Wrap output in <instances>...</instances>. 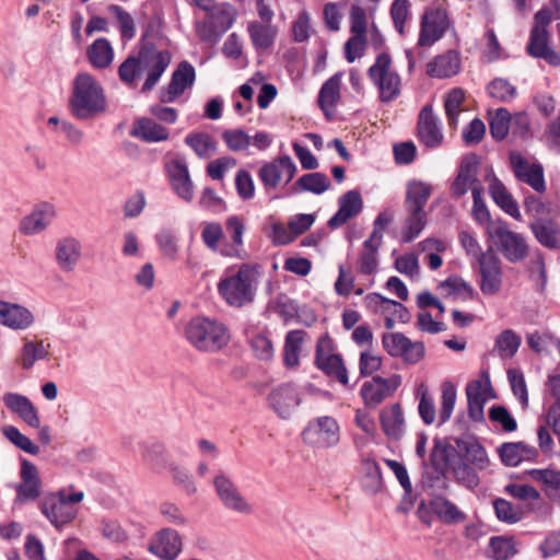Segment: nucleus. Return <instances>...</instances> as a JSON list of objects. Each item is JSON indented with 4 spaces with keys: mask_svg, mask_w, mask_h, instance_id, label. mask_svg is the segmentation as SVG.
Returning a JSON list of instances; mask_svg holds the SVG:
<instances>
[{
    "mask_svg": "<svg viewBox=\"0 0 560 560\" xmlns=\"http://www.w3.org/2000/svg\"><path fill=\"white\" fill-rule=\"evenodd\" d=\"M171 61L172 55L167 49L145 42L140 45L137 55L129 56L119 66L118 75L129 88H136L138 80L143 78L141 92L147 93L159 83Z\"/></svg>",
    "mask_w": 560,
    "mask_h": 560,
    "instance_id": "nucleus-1",
    "label": "nucleus"
},
{
    "mask_svg": "<svg viewBox=\"0 0 560 560\" xmlns=\"http://www.w3.org/2000/svg\"><path fill=\"white\" fill-rule=\"evenodd\" d=\"M259 266L241 264L222 272L217 291L220 299L232 308H243L254 303L259 287Z\"/></svg>",
    "mask_w": 560,
    "mask_h": 560,
    "instance_id": "nucleus-2",
    "label": "nucleus"
},
{
    "mask_svg": "<svg viewBox=\"0 0 560 560\" xmlns=\"http://www.w3.org/2000/svg\"><path fill=\"white\" fill-rule=\"evenodd\" d=\"M200 229L201 241L210 252L225 258L244 259L246 257L244 249L245 224L240 217L230 215L225 220L230 241H226L224 229L219 222H201Z\"/></svg>",
    "mask_w": 560,
    "mask_h": 560,
    "instance_id": "nucleus-3",
    "label": "nucleus"
},
{
    "mask_svg": "<svg viewBox=\"0 0 560 560\" xmlns=\"http://www.w3.org/2000/svg\"><path fill=\"white\" fill-rule=\"evenodd\" d=\"M432 194V186L425 182L412 179L407 183L404 200L405 219L401 228V241L410 243L424 230L428 223L425 206Z\"/></svg>",
    "mask_w": 560,
    "mask_h": 560,
    "instance_id": "nucleus-4",
    "label": "nucleus"
},
{
    "mask_svg": "<svg viewBox=\"0 0 560 560\" xmlns=\"http://www.w3.org/2000/svg\"><path fill=\"white\" fill-rule=\"evenodd\" d=\"M184 337L196 350L213 353L228 346L230 331L215 318L195 316L184 326Z\"/></svg>",
    "mask_w": 560,
    "mask_h": 560,
    "instance_id": "nucleus-5",
    "label": "nucleus"
},
{
    "mask_svg": "<svg viewBox=\"0 0 560 560\" xmlns=\"http://www.w3.org/2000/svg\"><path fill=\"white\" fill-rule=\"evenodd\" d=\"M71 113L78 119H90L106 108V97L102 85L86 72L79 73L73 81L69 101Z\"/></svg>",
    "mask_w": 560,
    "mask_h": 560,
    "instance_id": "nucleus-6",
    "label": "nucleus"
},
{
    "mask_svg": "<svg viewBox=\"0 0 560 560\" xmlns=\"http://www.w3.org/2000/svg\"><path fill=\"white\" fill-rule=\"evenodd\" d=\"M441 404L436 411L432 394L424 384H420L416 390L418 398V412L424 424L436 423L438 427L446 423L454 411L456 402V388L451 382H444L441 388Z\"/></svg>",
    "mask_w": 560,
    "mask_h": 560,
    "instance_id": "nucleus-7",
    "label": "nucleus"
},
{
    "mask_svg": "<svg viewBox=\"0 0 560 560\" xmlns=\"http://www.w3.org/2000/svg\"><path fill=\"white\" fill-rule=\"evenodd\" d=\"M84 495L83 491L74 490L73 486L59 489L44 500L42 512L52 525L61 527L75 518L78 510L74 504L80 503Z\"/></svg>",
    "mask_w": 560,
    "mask_h": 560,
    "instance_id": "nucleus-8",
    "label": "nucleus"
},
{
    "mask_svg": "<svg viewBox=\"0 0 560 560\" xmlns=\"http://www.w3.org/2000/svg\"><path fill=\"white\" fill-rule=\"evenodd\" d=\"M368 77L377 89L382 103H390L400 95L401 79L393 68L389 54L381 52L376 56L374 63L368 69Z\"/></svg>",
    "mask_w": 560,
    "mask_h": 560,
    "instance_id": "nucleus-9",
    "label": "nucleus"
},
{
    "mask_svg": "<svg viewBox=\"0 0 560 560\" xmlns=\"http://www.w3.org/2000/svg\"><path fill=\"white\" fill-rule=\"evenodd\" d=\"M450 32L455 33V26L447 10L441 4L427 7L420 19L417 44L419 47H431Z\"/></svg>",
    "mask_w": 560,
    "mask_h": 560,
    "instance_id": "nucleus-10",
    "label": "nucleus"
},
{
    "mask_svg": "<svg viewBox=\"0 0 560 560\" xmlns=\"http://www.w3.org/2000/svg\"><path fill=\"white\" fill-rule=\"evenodd\" d=\"M235 21L231 4L219 3L217 8L206 12V16L196 21L195 31L201 42L217 43L228 32Z\"/></svg>",
    "mask_w": 560,
    "mask_h": 560,
    "instance_id": "nucleus-11",
    "label": "nucleus"
},
{
    "mask_svg": "<svg viewBox=\"0 0 560 560\" xmlns=\"http://www.w3.org/2000/svg\"><path fill=\"white\" fill-rule=\"evenodd\" d=\"M488 232L508 261L520 262L528 256L526 238L521 233L512 231L505 222L498 221L491 224Z\"/></svg>",
    "mask_w": 560,
    "mask_h": 560,
    "instance_id": "nucleus-12",
    "label": "nucleus"
},
{
    "mask_svg": "<svg viewBox=\"0 0 560 560\" xmlns=\"http://www.w3.org/2000/svg\"><path fill=\"white\" fill-rule=\"evenodd\" d=\"M384 350L392 357L409 365L418 364L425 355L421 341H412L402 332H385L382 336Z\"/></svg>",
    "mask_w": 560,
    "mask_h": 560,
    "instance_id": "nucleus-13",
    "label": "nucleus"
},
{
    "mask_svg": "<svg viewBox=\"0 0 560 560\" xmlns=\"http://www.w3.org/2000/svg\"><path fill=\"white\" fill-rule=\"evenodd\" d=\"M303 441L312 446L328 448L337 445L340 429L337 420L329 416L317 417L310 421L302 432Z\"/></svg>",
    "mask_w": 560,
    "mask_h": 560,
    "instance_id": "nucleus-14",
    "label": "nucleus"
},
{
    "mask_svg": "<svg viewBox=\"0 0 560 560\" xmlns=\"http://www.w3.org/2000/svg\"><path fill=\"white\" fill-rule=\"evenodd\" d=\"M315 364L328 376L335 377L343 385L349 383L348 372L341 355L335 352L334 340L328 336H322L317 340L315 351Z\"/></svg>",
    "mask_w": 560,
    "mask_h": 560,
    "instance_id": "nucleus-15",
    "label": "nucleus"
},
{
    "mask_svg": "<svg viewBox=\"0 0 560 560\" xmlns=\"http://www.w3.org/2000/svg\"><path fill=\"white\" fill-rule=\"evenodd\" d=\"M213 487L217 497L226 510L242 515L253 513L252 503L228 475L223 472L218 474L213 479Z\"/></svg>",
    "mask_w": 560,
    "mask_h": 560,
    "instance_id": "nucleus-16",
    "label": "nucleus"
},
{
    "mask_svg": "<svg viewBox=\"0 0 560 560\" xmlns=\"http://www.w3.org/2000/svg\"><path fill=\"white\" fill-rule=\"evenodd\" d=\"M298 167L289 155H283L264 164L258 171V177L266 190L276 189L281 184H289Z\"/></svg>",
    "mask_w": 560,
    "mask_h": 560,
    "instance_id": "nucleus-17",
    "label": "nucleus"
},
{
    "mask_svg": "<svg viewBox=\"0 0 560 560\" xmlns=\"http://www.w3.org/2000/svg\"><path fill=\"white\" fill-rule=\"evenodd\" d=\"M477 264L480 275V291L485 295L499 293L503 284V271L500 257L492 248H489Z\"/></svg>",
    "mask_w": 560,
    "mask_h": 560,
    "instance_id": "nucleus-18",
    "label": "nucleus"
},
{
    "mask_svg": "<svg viewBox=\"0 0 560 560\" xmlns=\"http://www.w3.org/2000/svg\"><path fill=\"white\" fill-rule=\"evenodd\" d=\"M509 162L517 180L527 184L537 192L546 190L544 168L539 163L529 162L517 151L510 152Z\"/></svg>",
    "mask_w": 560,
    "mask_h": 560,
    "instance_id": "nucleus-19",
    "label": "nucleus"
},
{
    "mask_svg": "<svg viewBox=\"0 0 560 560\" xmlns=\"http://www.w3.org/2000/svg\"><path fill=\"white\" fill-rule=\"evenodd\" d=\"M183 550L180 534L171 527L154 533L148 544V551L160 560H175Z\"/></svg>",
    "mask_w": 560,
    "mask_h": 560,
    "instance_id": "nucleus-20",
    "label": "nucleus"
},
{
    "mask_svg": "<svg viewBox=\"0 0 560 560\" xmlns=\"http://www.w3.org/2000/svg\"><path fill=\"white\" fill-rule=\"evenodd\" d=\"M417 137L420 143L428 149H436L443 143L442 125L431 105H425L419 113Z\"/></svg>",
    "mask_w": 560,
    "mask_h": 560,
    "instance_id": "nucleus-21",
    "label": "nucleus"
},
{
    "mask_svg": "<svg viewBox=\"0 0 560 560\" xmlns=\"http://www.w3.org/2000/svg\"><path fill=\"white\" fill-rule=\"evenodd\" d=\"M16 503L37 500L42 494V479L37 467L26 458L21 459L20 482L14 486Z\"/></svg>",
    "mask_w": 560,
    "mask_h": 560,
    "instance_id": "nucleus-22",
    "label": "nucleus"
},
{
    "mask_svg": "<svg viewBox=\"0 0 560 560\" xmlns=\"http://www.w3.org/2000/svg\"><path fill=\"white\" fill-rule=\"evenodd\" d=\"M56 217V206L49 201H42L20 221V232L26 236L40 234L47 230Z\"/></svg>",
    "mask_w": 560,
    "mask_h": 560,
    "instance_id": "nucleus-23",
    "label": "nucleus"
},
{
    "mask_svg": "<svg viewBox=\"0 0 560 560\" xmlns=\"http://www.w3.org/2000/svg\"><path fill=\"white\" fill-rule=\"evenodd\" d=\"M83 255V245L74 236H63L56 242L55 260L61 272H74Z\"/></svg>",
    "mask_w": 560,
    "mask_h": 560,
    "instance_id": "nucleus-24",
    "label": "nucleus"
},
{
    "mask_svg": "<svg viewBox=\"0 0 560 560\" xmlns=\"http://www.w3.org/2000/svg\"><path fill=\"white\" fill-rule=\"evenodd\" d=\"M195 78V68L188 61H182L173 72L170 83L160 91V101L162 103L175 102L186 89L192 86Z\"/></svg>",
    "mask_w": 560,
    "mask_h": 560,
    "instance_id": "nucleus-25",
    "label": "nucleus"
},
{
    "mask_svg": "<svg viewBox=\"0 0 560 560\" xmlns=\"http://www.w3.org/2000/svg\"><path fill=\"white\" fill-rule=\"evenodd\" d=\"M400 385V376L395 374L389 378L374 376L361 387V396L365 405L375 407L390 396Z\"/></svg>",
    "mask_w": 560,
    "mask_h": 560,
    "instance_id": "nucleus-26",
    "label": "nucleus"
},
{
    "mask_svg": "<svg viewBox=\"0 0 560 560\" xmlns=\"http://www.w3.org/2000/svg\"><path fill=\"white\" fill-rule=\"evenodd\" d=\"M268 401L279 417L287 419L300 405L301 400L296 386L291 383H285L271 390Z\"/></svg>",
    "mask_w": 560,
    "mask_h": 560,
    "instance_id": "nucleus-27",
    "label": "nucleus"
},
{
    "mask_svg": "<svg viewBox=\"0 0 560 560\" xmlns=\"http://www.w3.org/2000/svg\"><path fill=\"white\" fill-rule=\"evenodd\" d=\"M33 313L23 305L0 300V324L13 330H25L34 324Z\"/></svg>",
    "mask_w": 560,
    "mask_h": 560,
    "instance_id": "nucleus-28",
    "label": "nucleus"
},
{
    "mask_svg": "<svg viewBox=\"0 0 560 560\" xmlns=\"http://www.w3.org/2000/svg\"><path fill=\"white\" fill-rule=\"evenodd\" d=\"M5 407L18 415L31 428H39L40 418L38 411L31 399L22 394L5 393L2 397Z\"/></svg>",
    "mask_w": 560,
    "mask_h": 560,
    "instance_id": "nucleus-29",
    "label": "nucleus"
},
{
    "mask_svg": "<svg viewBox=\"0 0 560 560\" xmlns=\"http://www.w3.org/2000/svg\"><path fill=\"white\" fill-rule=\"evenodd\" d=\"M338 206L337 212L328 220L330 229H338L357 217L363 208L362 197L358 190H349L339 198Z\"/></svg>",
    "mask_w": 560,
    "mask_h": 560,
    "instance_id": "nucleus-30",
    "label": "nucleus"
},
{
    "mask_svg": "<svg viewBox=\"0 0 560 560\" xmlns=\"http://www.w3.org/2000/svg\"><path fill=\"white\" fill-rule=\"evenodd\" d=\"M171 186L176 195L185 201L194 198V184L190 179L187 164L184 160H173L167 165Z\"/></svg>",
    "mask_w": 560,
    "mask_h": 560,
    "instance_id": "nucleus-31",
    "label": "nucleus"
},
{
    "mask_svg": "<svg viewBox=\"0 0 560 560\" xmlns=\"http://www.w3.org/2000/svg\"><path fill=\"white\" fill-rule=\"evenodd\" d=\"M460 71V57L456 50H447L438 55L427 65V74L431 78L446 79Z\"/></svg>",
    "mask_w": 560,
    "mask_h": 560,
    "instance_id": "nucleus-32",
    "label": "nucleus"
},
{
    "mask_svg": "<svg viewBox=\"0 0 560 560\" xmlns=\"http://www.w3.org/2000/svg\"><path fill=\"white\" fill-rule=\"evenodd\" d=\"M478 162L476 155L462 160L457 176L451 185V194L454 198H460L477 183Z\"/></svg>",
    "mask_w": 560,
    "mask_h": 560,
    "instance_id": "nucleus-33",
    "label": "nucleus"
},
{
    "mask_svg": "<svg viewBox=\"0 0 560 560\" xmlns=\"http://www.w3.org/2000/svg\"><path fill=\"white\" fill-rule=\"evenodd\" d=\"M529 229L537 242L550 249L560 248V226L549 218H536Z\"/></svg>",
    "mask_w": 560,
    "mask_h": 560,
    "instance_id": "nucleus-34",
    "label": "nucleus"
},
{
    "mask_svg": "<svg viewBox=\"0 0 560 560\" xmlns=\"http://www.w3.org/2000/svg\"><path fill=\"white\" fill-rule=\"evenodd\" d=\"M462 460L474 466L478 470H485L490 459L485 447L472 438H460L456 440Z\"/></svg>",
    "mask_w": 560,
    "mask_h": 560,
    "instance_id": "nucleus-35",
    "label": "nucleus"
},
{
    "mask_svg": "<svg viewBox=\"0 0 560 560\" xmlns=\"http://www.w3.org/2000/svg\"><path fill=\"white\" fill-rule=\"evenodd\" d=\"M527 51L535 58H541L551 66L560 65V56L549 46L548 31L532 28Z\"/></svg>",
    "mask_w": 560,
    "mask_h": 560,
    "instance_id": "nucleus-36",
    "label": "nucleus"
},
{
    "mask_svg": "<svg viewBox=\"0 0 560 560\" xmlns=\"http://www.w3.org/2000/svg\"><path fill=\"white\" fill-rule=\"evenodd\" d=\"M130 136L144 142L153 143L168 139V130L148 117H141L135 120L130 129Z\"/></svg>",
    "mask_w": 560,
    "mask_h": 560,
    "instance_id": "nucleus-37",
    "label": "nucleus"
},
{
    "mask_svg": "<svg viewBox=\"0 0 560 560\" xmlns=\"http://www.w3.org/2000/svg\"><path fill=\"white\" fill-rule=\"evenodd\" d=\"M489 192L495 205L502 211H504L506 214L511 215L518 222L523 221V217L520 211L517 202L513 198L512 194L504 186V184L495 176H493V178L490 182Z\"/></svg>",
    "mask_w": 560,
    "mask_h": 560,
    "instance_id": "nucleus-38",
    "label": "nucleus"
},
{
    "mask_svg": "<svg viewBox=\"0 0 560 560\" xmlns=\"http://www.w3.org/2000/svg\"><path fill=\"white\" fill-rule=\"evenodd\" d=\"M381 424L386 436L399 440L405 431L402 408L399 404H393L381 411Z\"/></svg>",
    "mask_w": 560,
    "mask_h": 560,
    "instance_id": "nucleus-39",
    "label": "nucleus"
},
{
    "mask_svg": "<svg viewBox=\"0 0 560 560\" xmlns=\"http://www.w3.org/2000/svg\"><path fill=\"white\" fill-rule=\"evenodd\" d=\"M382 243L366 238L359 253L357 271L361 276H374L378 271V250Z\"/></svg>",
    "mask_w": 560,
    "mask_h": 560,
    "instance_id": "nucleus-40",
    "label": "nucleus"
},
{
    "mask_svg": "<svg viewBox=\"0 0 560 560\" xmlns=\"http://www.w3.org/2000/svg\"><path fill=\"white\" fill-rule=\"evenodd\" d=\"M247 32L256 50H267L275 44L278 27L272 23L249 22Z\"/></svg>",
    "mask_w": 560,
    "mask_h": 560,
    "instance_id": "nucleus-41",
    "label": "nucleus"
},
{
    "mask_svg": "<svg viewBox=\"0 0 560 560\" xmlns=\"http://www.w3.org/2000/svg\"><path fill=\"white\" fill-rule=\"evenodd\" d=\"M498 451L502 463L510 467H516L523 460L534 458L537 454V451L533 446H528L522 442L504 443Z\"/></svg>",
    "mask_w": 560,
    "mask_h": 560,
    "instance_id": "nucleus-42",
    "label": "nucleus"
},
{
    "mask_svg": "<svg viewBox=\"0 0 560 560\" xmlns=\"http://www.w3.org/2000/svg\"><path fill=\"white\" fill-rule=\"evenodd\" d=\"M432 512L445 524L460 523L466 520V514L448 499L436 495L429 502Z\"/></svg>",
    "mask_w": 560,
    "mask_h": 560,
    "instance_id": "nucleus-43",
    "label": "nucleus"
},
{
    "mask_svg": "<svg viewBox=\"0 0 560 560\" xmlns=\"http://www.w3.org/2000/svg\"><path fill=\"white\" fill-rule=\"evenodd\" d=\"M330 188V180L324 173L314 172L302 175L292 187L294 194L312 192L322 195Z\"/></svg>",
    "mask_w": 560,
    "mask_h": 560,
    "instance_id": "nucleus-44",
    "label": "nucleus"
},
{
    "mask_svg": "<svg viewBox=\"0 0 560 560\" xmlns=\"http://www.w3.org/2000/svg\"><path fill=\"white\" fill-rule=\"evenodd\" d=\"M50 343L44 340H27L20 351V363L24 370H30L37 361L45 360L49 354Z\"/></svg>",
    "mask_w": 560,
    "mask_h": 560,
    "instance_id": "nucleus-45",
    "label": "nucleus"
},
{
    "mask_svg": "<svg viewBox=\"0 0 560 560\" xmlns=\"http://www.w3.org/2000/svg\"><path fill=\"white\" fill-rule=\"evenodd\" d=\"M86 55L91 65L96 69H105L114 59V49L106 38H97L88 48Z\"/></svg>",
    "mask_w": 560,
    "mask_h": 560,
    "instance_id": "nucleus-46",
    "label": "nucleus"
},
{
    "mask_svg": "<svg viewBox=\"0 0 560 560\" xmlns=\"http://www.w3.org/2000/svg\"><path fill=\"white\" fill-rule=\"evenodd\" d=\"M306 332L302 329L290 330L284 340L283 362L288 368H295L300 363V354Z\"/></svg>",
    "mask_w": 560,
    "mask_h": 560,
    "instance_id": "nucleus-47",
    "label": "nucleus"
},
{
    "mask_svg": "<svg viewBox=\"0 0 560 560\" xmlns=\"http://www.w3.org/2000/svg\"><path fill=\"white\" fill-rule=\"evenodd\" d=\"M389 15L395 31L400 36H406L412 19L411 3L409 0H394L389 8Z\"/></svg>",
    "mask_w": 560,
    "mask_h": 560,
    "instance_id": "nucleus-48",
    "label": "nucleus"
},
{
    "mask_svg": "<svg viewBox=\"0 0 560 560\" xmlns=\"http://www.w3.org/2000/svg\"><path fill=\"white\" fill-rule=\"evenodd\" d=\"M185 143L200 159H210L218 149L217 140L207 132L189 133L185 138Z\"/></svg>",
    "mask_w": 560,
    "mask_h": 560,
    "instance_id": "nucleus-49",
    "label": "nucleus"
},
{
    "mask_svg": "<svg viewBox=\"0 0 560 560\" xmlns=\"http://www.w3.org/2000/svg\"><path fill=\"white\" fill-rule=\"evenodd\" d=\"M341 73H335L320 88L318 104L324 112L334 109L340 98Z\"/></svg>",
    "mask_w": 560,
    "mask_h": 560,
    "instance_id": "nucleus-50",
    "label": "nucleus"
},
{
    "mask_svg": "<svg viewBox=\"0 0 560 560\" xmlns=\"http://www.w3.org/2000/svg\"><path fill=\"white\" fill-rule=\"evenodd\" d=\"M439 290L445 298H453L454 300H467L472 296V288L463 278L453 276L440 282Z\"/></svg>",
    "mask_w": 560,
    "mask_h": 560,
    "instance_id": "nucleus-51",
    "label": "nucleus"
},
{
    "mask_svg": "<svg viewBox=\"0 0 560 560\" xmlns=\"http://www.w3.org/2000/svg\"><path fill=\"white\" fill-rule=\"evenodd\" d=\"M522 338L512 329H504L495 339L494 351L502 359H511L517 352Z\"/></svg>",
    "mask_w": 560,
    "mask_h": 560,
    "instance_id": "nucleus-52",
    "label": "nucleus"
},
{
    "mask_svg": "<svg viewBox=\"0 0 560 560\" xmlns=\"http://www.w3.org/2000/svg\"><path fill=\"white\" fill-rule=\"evenodd\" d=\"M489 548L493 560H509L517 553L516 544L512 537H492Z\"/></svg>",
    "mask_w": 560,
    "mask_h": 560,
    "instance_id": "nucleus-53",
    "label": "nucleus"
},
{
    "mask_svg": "<svg viewBox=\"0 0 560 560\" xmlns=\"http://www.w3.org/2000/svg\"><path fill=\"white\" fill-rule=\"evenodd\" d=\"M465 100V93L462 89L456 88L450 91L444 102L445 114L448 125L453 128L457 127L458 115L462 110V104Z\"/></svg>",
    "mask_w": 560,
    "mask_h": 560,
    "instance_id": "nucleus-54",
    "label": "nucleus"
},
{
    "mask_svg": "<svg viewBox=\"0 0 560 560\" xmlns=\"http://www.w3.org/2000/svg\"><path fill=\"white\" fill-rule=\"evenodd\" d=\"M2 433L15 447L23 452L31 455H37L39 453V447L16 427L5 425L2 428Z\"/></svg>",
    "mask_w": 560,
    "mask_h": 560,
    "instance_id": "nucleus-55",
    "label": "nucleus"
},
{
    "mask_svg": "<svg viewBox=\"0 0 560 560\" xmlns=\"http://www.w3.org/2000/svg\"><path fill=\"white\" fill-rule=\"evenodd\" d=\"M487 92L490 97L503 103L511 102L517 94L516 88L502 78L493 79L488 84Z\"/></svg>",
    "mask_w": 560,
    "mask_h": 560,
    "instance_id": "nucleus-56",
    "label": "nucleus"
},
{
    "mask_svg": "<svg viewBox=\"0 0 560 560\" xmlns=\"http://www.w3.org/2000/svg\"><path fill=\"white\" fill-rule=\"evenodd\" d=\"M456 481L468 489H475L479 486L478 469L460 460L451 466Z\"/></svg>",
    "mask_w": 560,
    "mask_h": 560,
    "instance_id": "nucleus-57",
    "label": "nucleus"
},
{
    "mask_svg": "<svg viewBox=\"0 0 560 560\" xmlns=\"http://www.w3.org/2000/svg\"><path fill=\"white\" fill-rule=\"evenodd\" d=\"M362 468L364 472L363 488L371 493L377 492L382 486V474L378 464L373 459H364Z\"/></svg>",
    "mask_w": 560,
    "mask_h": 560,
    "instance_id": "nucleus-58",
    "label": "nucleus"
},
{
    "mask_svg": "<svg viewBox=\"0 0 560 560\" xmlns=\"http://www.w3.org/2000/svg\"><path fill=\"white\" fill-rule=\"evenodd\" d=\"M510 112L506 108H498L489 121L492 138L503 140L510 131Z\"/></svg>",
    "mask_w": 560,
    "mask_h": 560,
    "instance_id": "nucleus-59",
    "label": "nucleus"
},
{
    "mask_svg": "<svg viewBox=\"0 0 560 560\" xmlns=\"http://www.w3.org/2000/svg\"><path fill=\"white\" fill-rule=\"evenodd\" d=\"M142 457L144 462L154 469H160L166 466L165 447L158 442L144 443L142 445Z\"/></svg>",
    "mask_w": 560,
    "mask_h": 560,
    "instance_id": "nucleus-60",
    "label": "nucleus"
},
{
    "mask_svg": "<svg viewBox=\"0 0 560 560\" xmlns=\"http://www.w3.org/2000/svg\"><path fill=\"white\" fill-rule=\"evenodd\" d=\"M155 241L160 252L164 257L172 261L177 259L179 247L177 244V238L171 230H161L159 233H156Z\"/></svg>",
    "mask_w": 560,
    "mask_h": 560,
    "instance_id": "nucleus-61",
    "label": "nucleus"
},
{
    "mask_svg": "<svg viewBox=\"0 0 560 560\" xmlns=\"http://www.w3.org/2000/svg\"><path fill=\"white\" fill-rule=\"evenodd\" d=\"M159 513L164 523L176 526L184 527L188 525V518L184 511L172 502H162L159 506Z\"/></svg>",
    "mask_w": 560,
    "mask_h": 560,
    "instance_id": "nucleus-62",
    "label": "nucleus"
},
{
    "mask_svg": "<svg viewBox=\"0 0 560 560\" xmlns=\"http://www.w3.org/2000/svg\"><path fill=\"white\" fill-rule=\"evenodd\" d=\"M222 139L233 152L245 151L252 143V137L242 129H228L222 132Z\"/></svg>",
    "mask_w": 560,
    "mask_h": 560,
    "instance_id": "nucleus-63",
    "label": "nucleus"
},
{
    "mask_svg": "<svg viewBox=\"0 0 560 560\" xmlns=\"http://www.w3.org/2000/svg\"><path fill=\"white\" fill-rule=\"evenodd\" d=\"M493 508L497 517L501 522L514 524L522 518V510L520 508H515L511 502H509L505 499H495L493 501Z\"/></svg>",
    "mask_w": 560,
    "mask_h": 560,
    "instance_id": "nucleus-64",
    "label": "nucleus"
}]
</instances>
